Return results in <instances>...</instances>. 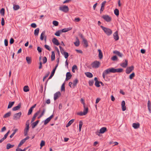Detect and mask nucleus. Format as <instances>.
Wrapping results in <instances>:
<instances>
[{
  "mask_svg": "<svg viewBox=\"0 0 151 151\" xmlns=\"http://www.w3.org/2000/svg\"><path fill=\"white\" fill-rule=\"evenodd\" d=\"M101 27L104 30L106 34L108 36H109L112 34V31L110 29L105 27L102 26H101Z\"/></svg>",
  "mask_w": 151,
  "mask_h": 151,
  "instance_id": "f257e3e1",
  "label": "nucleus"
},
{
  "mask_svg": "<svg viewBox=\"0 0 151 151\" xmlns=\"http://www.w3.org/2000/svg\"><path fill=\"white\" fill-rule=\"evenodd\" d=\"M59 9L60 10L62 11L65 13H67L69 11L68 7L65 5H63L59 7Z\"/></svg>",
  "mask_w": 151,
  "mask_h": 151,
  "instance_id": "f03ea898",
  "label": "nucleus"
},
{
  "mask_svg": "<svg viewBox=\"0 0 151 151\" xmlns=\"http://www.w3.org/2000/svg\"><path fill=\"white\" fill-rule=\"evenodd\" d=\"M107 131L106 128L103 127L100 129L99 131L96 132V135L100 136L101 134H103Z\"/></svg>",
  "mask_w": 151,
  "mask_h": 151,
  "instance_id": "7ed1b4c3",
  "label": "nucleus"
},
{
  "mask_svg": "<svg viewBox=\"0 0 151 151\" xmlns=\"http://www.w3.org/2000/svg\"><path fill=\"white\" fill-rule=\"evenodd\" d=\"M100 65V63L98 61H95L91 64L92 68H97L99 67Z\"/></svg>",
  "mask_w": 151,
  "mask_h": 151,
  "instance_id": "20e7f679",
  "label": "nucleus"
},
{
  "mask_svg": "<svg viewBox=\"0 0 151 151\" xmlns=\"http://www.w3.org/2000/svg\"><path fill=\"white\" fill-rule=\"evenodd\" d=\"M22 115L21 112H20L18 113L15 114L13 116V119L14 120H17L19 119Z\"/></svg>",
  "mask_w": 151,
  "mask_h": 151,
  "instance_id": "39448f33",
  "label": "nucleus"
},
{
  "mask_svg": "<svg viewBox=\"0 0 151 151\" xmlns=\"http://www.w3.org/2000/svg\"><path fill=\"white\" fill-rule=\"evenodd\" d=\"M102 17L107 22H109L111 20V17L107 15H103Z\"/></svg>",
  "mask_w": 151,
  "mask_h": 151,
  "instance_id": "423d86ee",
  "label": "nucleus"
},
{
  "mask_svg": "<svg viewBox=\"0 0 151 151\" xmlns=\"http://www.w3.org/2000/svg\"><path fill=\"white\" fill-rule=\"evenodd\" d=\"M134 67L133 66L128 67L126 70V73L127 74L130 73L134 69Z\"/></svg>",
  "mask_w": 151,
  "mask_h": 151,
  "instance_id": "0eeeda50",
  "label": "nucleus"
},
{
  "mask_svg": "<svg viewBox=\"0 0 151 151\" xmlns=\"http://www.w3.org/2000/svg\"><path fill=\"white\" fill-rule=\"evenodd\" d=\"M110 73V70L109 69H107L104 70L103 73V77L104 78H105L106 75L109 74Z\"/></svg>",
  "mask_w": 151,
  "mask_h": 151,
  "instance_id": "6e6552de",
  "label": "nucleus"
},
{
  "mask_svg": "<svg viewBox=\"0 0 151 151\" xmlns=\"http://www.w3.org/2000/svg\"><path fill=\"white\" fill-rule=\"evenodd\" d=\"M29 130V127L25 126V128L24 130V136H26L28 134V132Z\"/></svg>",
  "mask_w": 151,
  "mask_h": 151,
  "instance_id": "1a4fd4ad",
  "label": "nucleus"
},
{
  "mask_svg": "<svg viewBox=\"0 0 151 151\" xmlns=\"http://www.w3.org/2000/svg\"><path fill=\"white\" fill-rule=\"evenodd\" d=\"M61 95V93L59 91L57 92L54 94V99L55 100L57 99Z\"/></svg>",
  "mask_w": 151,
  "mask_h": 151,
  "instance_id": "9d476101",
  "label": "nucleus"
},
{
  "mask_svg": "<svg viewBox=\"0 0 151 151\" xmlns=\"http://www.w3.org/2000/svg\"><path fill=\"white\" fill-rule=\"evenodd\" d=\"M53 117V115H52L46 119L44 122V124L46 125L51 120V119Z\"/></svg>",
  "mask_w": 151,
  "mask_h": 151,
  "instance_id": "9b49d317",
  "label": "nucleus"
},
{
  "mask_svg": "<svg viewBox=\"0 0 151 151\" xmlns=\"http://www.w3.org/2000/svg\"><path fill=\"white\" fill-rule=\"evenodd\" d=\"M128 65V60H125V61L120 64V65L123 68L126 67Z\"/></svg>",
  "mask_w": 151,
  "mask_h": 151,
  "instance_id": "f8f14e48",
  "label": "nucleus"
},
{
  "mask_svg": "<svg viewBox=\"0 0 151 151\" xmlns=\"http://www.w3.org/2000/svg\"><path fill=\"white\" fill-rule=\"evenodd\" d=\"M113 36L114 40H117L119 39V37L118 35V32L116 31L113 34Z\"/></svg>",
  "mask_w": 151,
  "mask_h": 151,
  "instance_id": "ddd939ff",
  "label": "nucleus"
},
{
  "mask_svg": "<svg viewBox=\"0 0 151 151\" xmlns=\"http://www.w3.org/2000/svg\"><path fill=\"white\" fill-rule=\"evenodd\" d=\"M125 102L124 101H123L122 102L121 106L122 110L123 111L126 110V106H125Z\"/></svg>",
  "mask_w": 151,
  "mask_h": 151,
  "instance_id": "4468645a",
  "label": "nucleus"
},
{
  "mask_svg": "<svg viewBox=\"0 0 151 151\" xmlns=\"http://www.w3.org/2000/svg\"><path fill=\"white\" fill-rule=\"evenodd\" d=\"M72 75L71 74L70 72H67L66 74V78L65 81H68V80L70 79Z\"/></svg>",
  "mask_w": 151,
  "mask_h": 151,
  "instance_id": "2eb2a0df",
  "label": "nucleus"
},
{
  "mask_svg": "<svg viewBox=\"0 0 151 151\" xmlns=\"http://www.w3.org/2000/svg\"><path fill=\"white\" fill-rule=\"evenodd\" d=\"M140 126V124L139 123H134L132 124V127L135 129L138 128Z\"/></svg>",
  "mask_w": 151,
  "mask_h": 151,
  "instance_id": "dca6fc26",
  "label": "nucleus"
},
{
  "mask_svg": "<svg viewBox=\"0 0 151 151\" xmlns=\"http://www.w3.org/2000/svg\"><path fill=\"white\" fill-rule=\"evenodd\" d=\"M52 42L54 44L57 45H58L60 44L58 40L55 38H54L53 39Z\"/></svg>",
  "mask_w": 151,
  "mask_h": 151,
  "instance_id": "f3484780",
  "label": "nucleus"
},
{
  "mask_svg": "<svg viewBox=\"0 0 151 151\" xmlns=\"http://www.w3.org/2000/svg\"><path fill=\"white\" fill-rule=\"evenodd\" d=\"M40 110L38 111L34 115L32 119V120L31 122H33L35 119L36 117L40 113Z\"/></svg>",
  "mask_w": 151,
  "mask_h": 151,
  "instance_id": "a211bd4d",
  "label": "nucleus"
},
{
  "mask_svg": "<svg viewBox=\"0 0 151 151\" xmlns=\"http://www.w3.org/2000/svg\"><path fill=\"white\" fill-rule=\"evenodd\" d=\"M21 106V104H19L17 106L14 107L12 109V110L14 111L17 110L20 108Z\"/></svg>",
  "mask_w": 151,
  "mask_h": 151,
  "instance_id": "6ab92c4d",
  "label": "nucleus"
},
{
  "mask_svg": "<svg viewBox=\"0 0 151 151\" xmlns=\"http://www.w3.org/2000/svg\"><path fill=\"white\" fill-rule=\"evenodd\" d=\"M72 29V28L71 27H70L69 28H65L62 29V30H61V31H62V33L65 32L70 30Z\"/></svg>",
  "mask_w": 151,
  "mask_h": 151,
  "instance_id": "aec40b11",
  "label": "nucleus"
},
{
  "mask_svg": "<svg viewBox=\"0 0 151 151\" xmlns=\"http://www.w3.org/2000/svg\"><path fill=\"white\" fill-rule=\"evenodd\" d=\"M106 3V1H103L101 4V9H100V12H102L104 9V7L105 6V4Z\"/></svg>",
  "mask_w": 151,
  "mask_h": 151,
  "instance_id": "412c9836",
  "label": "nucleus"
},
{
  "mask_svg": "<svg viewBox=\"0 0 151 151\" xmlns=\"http://www.w3.org/2000/svg\"><path fill=\"white\" fill-rule=\"evenodd\" d=\"M98 51L99 52V57L100 59H101L103 58V54L101 51L100 49H98Z\"/></svg>",
  "mask_w": 151,
  "mask_h": 151,
  "instance_id": "4be33fe9",
  "label": "nucleus"
},
{
  "mask_svg": "<svg viewBox=\"0 0 151 151\" xmlns=\"http://www.w3.org/2000/svg\"><path fill=\"white\" fill-rule=\"evenodd\" d=\"M45 31L43 32L40 35V39L41 40H44V38L45 37V36H46L45 35Z\"/></svg>",
  "mask_w": 151,
  "mask_h": 151,
  "instance_id": "5701e85b",
  "label": "nucleus"
},
{
  "mask_svg": "<svg viewBox=\"0 0 151 151\" xmlns=\"http://www.w3.org/2000/svg\"><path fill=\"white\" fill-rule=\"evenodd\" d=\"M84 110L83 112L84 115H86L88 113V107H86L85 106H83Z\"/></svg>",
  "mask_w": 151,
  "mask_h": 151,
  "instance_id": "b1692460",
  "label": "nucleus"
},
{
  "mask_svg": "<svg viewBox=\"0 0 151 151\" xmlns=\"http://www.w3.org/2000/svg\"><path fill=\"white\" fill-rule=\"evenodd\" d=\"M113 53L116 54L120 57H122V55L119 52L117 51H115L113 52Z\"/></svg>",
  "mask_w": 151,
  "mask_h": 151,
  "instance_id": "393cba45",
  "label": "nucleus"
},
{
  "mask_svg": "<svg viewBox=\"0 0 151 151\" xmlns=\"http://www.w3.org/2000/svg\"><path fill=\"white\" fill-rule=\"evenodd\" d=\"M76 41L74 42V44L76 46L78 47L80 44L78 38H76Z\"/></svg>",
  "mask_w": 151,
  "mask_h": 151,
  "instance_id": "a878e982",
  "label": "nucleus"
},
{
  "mask_svg": "<svg viewBox=\"0 0 151 151\" xmlns=\"http://www.w3.org/2000/svg\"><path fill=\"white\" fill-rule=\"evenodd\" d=\"M14 146V145H11L10 143H8L6 145V148L8 150L10 148L13 147Z\"/></svg>",
  "mask_w": 151,
  "mask_h": 151,
  "instance_id": "bb28decb",
  "label": "nucleus"
},
{
  "mask_svg": "<svg viewBox=\"0 0 151 151\" xmlns=\"http://www.w3.org/2000/svg\"><path fill=\"white\" fill-rule=\"evenodd\" d=\"M123 70V69L121 68L115 69V73H121Z\"/></svg>",
  "mask_w": 151,
  "mask_h": 151,
  "instance_id": "cd10ccee",
  "label": "nucleus"
},
{
  "mask_svg": "<svg viewBox=\"0 0 151 151\" xmlns=\"http://www.w3.org/2000/svg\"><path fill=\"white\" fill-rule=\"evenodd\" d=\"M74 120L73 119H72L66 125V127H68L70 126L72 123L73 122Z\"/></svg>",
  "mask_w": 151,
  "mask_h": 151,
  "instance_id": "c85d7f7f",
  "label": "nucleus"
},
{
  "mask_svg": "<svg viewBox=\"0 0 151 151\" xmlns=\"http://www.w3.org/2000/svg\"><path fill=\"white\" fill-rule=\"evenodd\" d=\"M78 82V81L77 79H76L74 80L72 86L73 88H74L76 85L77 84Z\"/></svg>",
  "mask_w": 151,
  "mask_h": 151,
  "instance_id": "c756f323",
  "label": "nucleus"
},
{
  "mask_svg": "<svg viewBox=\"0 0 151 151\" xmlns=\"http://www.w3.org/2000/svg\"><path fill=\"white\" fill-rule=\"evenodd\" d=\"M14 101L9 102L8 106V108L9 109L11 108L14 105Z\"/></svg>",
  "mask_w": 151,
  "mask_h": 151,
  "instance_id": "7c9ffc66",
  "label": "nucleus"
},
{
  "mask_svg": "<svg viewBox=\"0 0 151 151\" xmlns=\"http://www.w3.org/2000/svg\"><path fill=\"white\" fill-rule=\"evenodd\" d=\"M40 29L38 28L35 30L34 34L35 36H37L38 35Z\"/></svg>",
  "mask_w": 151,
  "mask_h": 151,
  "instance_id": "2f4dec72",
  "label": "nucleus"
},
{
  "mask_svg": "<svg viewBox=\"0 0 151 151\" xmlns=\"http://www.w3.org/2000/svg\"><path fill=\"white\" fill-rule=\"evenodd\" d=\"M11 114V112L9 111L6 114L3 116L4 118H6L10 116Z\"/></svg>",
  "mask_w": 151,
  "mask_h": 151,
  "instance_id": "473e14b6",
  "label": "nucleus"
},
{
  "mask_svg": "<svg viewBox=\"0 0 151 151\" xmlns=\"http://www.w3.org/2000/svg\"><path fill=\"white\" fill-rule=\"evenodd\" d=\"M55 59V53L53 51L52 52V55L51 56V60L52 61L54 60Z\"/></svg>",
  "mask_w": 151,
  "mask_h": 151,
  "instance_id": "72a5a7b5",
  "label": "nucleus"
},
{
  "mask_svg": "<svg viewBox=\"0 0 151 151\" xmlns=\"http://www.w3.org/2000/svg\"><path fill=\"white\" fill-rule=\"evenodd\" d=\"M62 33L61 30H59L57 31L55 34V35L57 36H60V34Z\"/></svg>",
  "mask_w": 151,
  "mask_h": 151,
  "instance_id": "f704fd0d",
  "label": "nucleus"
},
{
  "mask_svg": "<svg viewBox=\"0 0 151 151\" xmlns=\"http://www.w3.org/2000/svg\"><path fill=\"white\" fill-rule=\"evenodd\" d=\"M86 75L87 77L89 78H92L93 76L92 74L89 72H87L86 73Z\"/></svg>",
  "mask_w": 151,
  "mask_h": 151,
  "instance_id": "c9c22d12",
  "label": "nucleus"
},
{
  "mask_svg": "<svg viewBox=\"0 0 151 151\" xmlns=\"http://www.w3.org/2000/svg\"><path fill=\"white\" fill-rule=\"evenodd\" d=\"M23 90L24 92H27L29 91V87L28 86H25L24 87Z\"/></svg>",
  "mask_w": 151,
  "mask_h": 151,
  "instance_id": "e433bc0d",
  "label": "nucleus"
},
{
  "mask_svg": "<svg viewBox=\"0 0 151 151\" xmlns=\"http://www.w3.org/2000/svg\"><path fill=\"white\" fill-rule=\"evenodd\" d=\"M18 131V129H14V131L11 134L10 136V138H12L14 135V134H15L16 132Z\"/></svg>",
  "mask_w": 151,
  "mask_h": 151,
  "instance_id": "4c0bfd02",
  "label": "nucleus"
},
{
  "mask_svg": "<svg viewBox=\"0 0 151 151\" xmlns=\"http://www.w3.org/2000/svg\"><path fill=\"white\" fill-rule=\"evenodd\" d=\"M19 8L18 5H14L13 8L14 10H16L19 9Z\"/></svg>",
  "mask_w": 151,
  "mask_h": 151,
  "instance_id": "58836bf2",
  "label": "nucleus"
},
{
  "mask_svg": "<svg viewBox=\"0 0 151 151\" xmlns=\"http://www.w3.org/2000/svg\"><path fill=\"white\" fill-rule=\"evenodd\" d=\"M26 60L27 62V63L28 64H29L31 63V58L29 57H27L26 58Z\"/></svg>",
  "mask_w": 151,
  "mask_h": 151,
  "instance_id": "ea45409f",
  "label": "nucleus"
},
{
  "mask_svg": "<svg viewBox=\"0 0 151 151\" xmlns=\"http://www.w3.org/2000/svg\"><path fill=\"white\" fill-rule=\"evenodd\" d=\"M135 76V73L133 72L129 76V78L130 79H132Z\"/></svg>",
  "mask_w": 151,
  "mask_h": 151,
  "instance_id": "a19ab883",
  "label": "nucleus"
},
{
  "mask_svg": "<svg viewBox=\"0 0 151 151\" xmlns=\"http://www.w3.org/2000/svg\"><path fill=\"white\" fill-rule=\"evenodd\" d=\"M114 14L116 15V16H118L119 15V11L118 9H115L114 10Z\"/></svg>",
  "mask_w": 151,
  "mask_h": 151,
  "instance_id": "79ce46f5",
  "label": "nucleus"
},
{
  "mask_svg": "<svg viewBox=\"0 0 151 151\" xmlns=\"http://www.w3.org/2000/svg\"><path fill=\"white\" fill-rule=\"evenodd\" d=\"M83 41L84 43V44L86 45V47H88V44L87 41L85 39H83Z\"/></svg>",
  "mask_w": 151,
  "mask_h": 151,
  "instance_id": "37998d69",
  "label": "nucleus"
},
{
  "mask_svg": "<svg viewBox=\"0 0 151 151\" xmlns=\"http://www.w3.org/2000/svg\"><path fill=\"white\" fill-rule=\"evenodd\" d=\"M25 142L23 140H22L20 142L19 144L18 145V147H21V146Z\"/></svg>",
  "mask_w": 151,
  "mask_h": 151,
  "instance_id": "c03bdc74",
  "label": "nucleus"
},
{
  "mask_svg": "<svg viewBox=\"0 0 151 151\" xmlns=\"http://www.w3.org/2000/svg\"><path fill=\"white\" fill-rule=\"evenodd\" d=\"M64 55L65 58H67L69 56V55L67 52H65L62 54Z\"/></svg>",
  "mask_w": 151,
  "mask_h": 151,
  "instance_id": "a18cd8bd",
  "label": "nucleus"
},
{
  "mask_svg": "<svg viewBox=\"0 0 151 151\" xmlns=\"http://www.w3.org/2000/svg\"><path fill=\"white\" fill-rule=\"evenodd\" d=\"M59 47L60 52L62 54L64 53L65 52V51L64 49L61 46H59Z\"/></svg>",
  "mask_w": 151,
  "mask_h": 151,
  "instance_id": "49530a36",
  "label": "nucleus"
},
{
  "mask_svg": "<svg viewBox=\"0 0 151 151\" xmlns=\"http://www.w3.org/2000/svg\"><path fill=\"white\" fill-rule=\"evenodd\" d=\"M109 70H110V73H115V68H109Z\"/></svg>",
  "mask_w": 151,
  "mask_h": 151,
  "instance_id": "de8ad7c7",
  "label": "nucleus"
},
{
  "mask_svg": "<svg viewBox=\"0 0 151 151\" xmlns=\"http://www.w3.org/2000/svg\"><path fill=\"white\" fill-rule=\"evenodd\" d=\"M0 12L2 15H4V8H2L0 10Z\"/></svg>",
  "mask_w": 151,
  "mask_h": 151,
  "instance_id": "09e8293b",
  "label": "nucleus"
},
{
  "mask_svg": "<svg viewBox=\"0 0 151 151\" xmlns=\"http://www.w3.org/2000/svg\"><path fill=\"white\" fill-rule=\"evenodd\" d=\"M45 145V142L43 140H42L41 141V142L40 144V146L41 147V148L42 147L44 146Z\"/></svg>",
  "mask_w": 151,
  "mask_h": 151,
  "instance_id": "8fccbe9b",
  "label": "nucleus"
},
{
  "mask_svg": "<svg viewBox=\"0 0 151 151\" xmlns=\"http://www.w3.org/2000/svg\"><path fill=\"white\" fill-rule=\"evenodd\" d=\"M100 82L99 81H96L95 82V85L97 87H99L100 86L99 85Z\"/></svg>",
  "mask_w": 151,
  "mask_h": 151,
  "instance_id": "3c124183",
  "label": "nucleus"
},
{
  "mask_svg": "<svg viewBox=\"0 0 151 151\" xmlns=\"http://www.w3.org/2000/svg\"><path fill=\"white\" fill-rule=\"evenodd\" d=\"M53 24L55 26H57L58 24V22L56 21H54L52 22Z\"/></svg>",
  "mask_w": 151,
  "mask_h": 151,
  "instance_id": "603ef678",
  "label": "nucleus"
},
{
  "mask_svg": "<svg viewBox=\"0 0 151 151\" xmlns=\"http://www.w3.org/2000/svg\"><path fill=\"white\" fill-rule=\"evenodd\" d=\"M45 48L47 50H48L49 51H50L51 50L50 47L48 45H45Z\"/></svg>",
  "mask_w": 151,
  "mask_h": 151,
  "instance_id": "864d4df0",
  "label": "nucleus"
},
{
  "mask_svg": "<svg viewBox=\"0 0 151 151\" xmlns=\"http://www.w3.org/2000/svg\"><path fill=\"white\" fill-rule=\"evenodd\" d=\"M65 83H63L61 87V91H65Z\"/></svg>",
  "mask_w": 151,
  "mask_h": 151,
  "instance_id": "5fc2aeb1",
  "label": "nucleus"
},
{
  "mask_svg": "<svg viewBox=\"0 0 151 151\" xmlns=\"http://www.w3.org/2000/svg\"><path fill=\"white\" fill-rule=\"evenodd\" d=\"M77 114L78 115H80L81 116H82L83 115H84V113L82 111L78 112L77 113Z\"/></svg>",
  "mask_w": 151,
  "mask_h": 151,
  "instance_id": "6e6d98bb",
  "label": "nucleus"
},
{
  "mask_svg": "<svg viewBox=\"0 0 151 151\" xmlns=\"http://www.w3.org/2000/svg\"><path fill=\"white\" fill-rule=\"evenodd\" d=\"M43 63H45L47 61V59L46 57H44L43 58Z\"/></svg>",
  "mask_w": 151,
  "mask_h": 151,
  "instance_id": "4d7b16f0",
  "label": "nucleus"
},
{
  "mask_svg": "<svg viewBox=\"0 0 151 151\" xmlns=\"http://www.w3.org/2000/svg\"><path fill=\"white\" fill-rule=\"evenodd\" d=\"M31 26L34 28H35L37 27V25L35 23H32L31 25Z\"/></svg>",
  "mask_w": 151,
  "mask_h": 151,
  "instance_id": "13d9d810",
  "label": "nucleus"
},
{
  "mask_svg": "<svg viewBox=\"0 0 151 151\" xmlns=\"http://www.w3.org/2000/svg\"><path fill=\"white\" fill-rule=\"evenodd\" d=\"M45 109H44L41 114L38 117V118H40L45 113Z\"/></svg>",
  "mask_w": 151,
  "mask_h": 151,
  "instance_id": "bf43d9fd",
  "label": "nucleus"
},
{
  "mask_svg": "<svg viewBox=\"0 0 151 151\" xmlns=\"http://www.w3.org/2000/svg\"><path fill=\"white\" fill-rule=\"evenodd\" d=\"M111 59L113 61H115L116 60H117V58L116 56H114L111 58Z\"/></svg>",
  "mask_w": 151,
  "mask_h": 151,
  "instance_id": "052dcab7",
  "label": "nucleus"
},
{
  "mask_svg": "<svg viewBox=\"0 0 151 151\" xmlns=\"http://www.w3.org/2000/svg\"><path fill=\"white\" fill-rule=\"evenodd\" d=\"M37 124H36L34 122L32 124V128H34L37 126Z\"/></svg>",
  "mask_w": 151,
  "mask_h": 151,
  "instance_id": "680f3d73",
  "label": "nucleus"
},
{
  "mask_svg": "<svg viewBox=\"0 0 151 151\" xmlns=\"http://www.w3.org/2000/svg\"><path fill=\"white\" fill-rule=\"evenodd\" d=\"M32 110H33L32 109H31L30 108V109H29V111L28 113V115H29L30 114L32 113Z\"/></svg>",
  "mask_w": 151,
  "mask_h": 151,
  "instance_id": "e2e57ef3",
  "label": "nucleus"
},
{
  "mask_svg": "<svg viewBox=\"0 0 151 151\" xmlns=\"http://www.w3.org/2000/svg\"><path fill=\"white\" fill-rule=\"evenodd\" d=\"M1 24L2 26H3L4 25V18H2L1 19Z\"/></svg>",
  "mask_w": 151,
  "mask_h": 151,
  "instance_id": "0e129e2a",
  "label": "nucleus"
},
{
  "mask_svg": "<svg viewBox=\"0 0 151 151\" xmlns=\"http://www.w3.org/2000/svg\"><path fill=\"white\" fill-rule=\"evenodd\" d=\"M4 44H5V46H8V41H7V40L5 39L4 40Z\"/></svg>",
  "mask_w": 151,
  "mask_h": 151,
  "instance_id": "69168bd1",
  "label": "nucleus"
},
{
  "mask_svg": "<svg viewBox=\"0 0 151 151\" xmlns=\"http://www.w3.org/2000/svg\"><path fill=\"white\" fill-rule=\"evenodd\" d=\"M37 50L39 52H42V49L40 47H37Z\"/></svg>",
  "mask_w": 151,
  "mask_h": 151,
  "instance_id": "338daca9",
  "label": "nucleus"
},
{
  "mask_svg": "<svg viewBox=\"0 0 151 151\" xmlns=\"http://www.w3.org/2000/svg\"><path fill=\"white\" fill-rule=\"evenodd\" d=\"M93 81H90L89 82V84L90 86L93 85Z\"/></svg>",
  "mask_w": 151,
  "mask_h": 151,
  "instance_id": "774afa93",
  "label": "nucleus"
}]
</instances>
